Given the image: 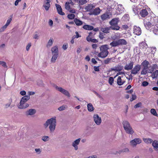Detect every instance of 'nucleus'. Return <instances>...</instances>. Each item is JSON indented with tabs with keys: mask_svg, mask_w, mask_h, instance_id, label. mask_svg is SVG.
<instances>
[{
	"mask_svg": "<svg viewBox=\"0 0 158 158\" xmlns=\"http://www.w3.org/2000/svg\"><path fill=\"white\" fill-rule=\"evenodd\" d=\"M143 23L147 29H149L152 26H155L158 28V16L145 19Z\"/></svg>",
	"mask_w": 158,
	"mask_h": 158,
	"instance_id": "nucleus-1",
	"label": "nucleus"
},
{
	"mask_svg": "<svg viewBox=\"0 0 158 158\" xmlns=\"http://www.w3.org/2000/svg\"><path fill=\"white\" fill-rule=\"evenodd\" d=\"M56 123V117H54L48 119L44 124V125L45 128L49 126L50 132H53L55 129Z\"/></svg>",
	"mask_w": 158,
	"mask_h": 158,
	"instance_id": "nucleus-2",
	"label": "nucleus"
},
{
	"mask_svg": "<svg viewBox=\"0 0 158 158\" xmlns=\"http://www.w3.org/2000/svg\"><path fill=\"white\" fill-rule=\"evenodd\" d=\"M109 49L108 46L107 44L102 45L100 47V52L99 53L98 56L102 58H104L107 56L109 54L108 50Z\"/></svg>",
	"mask_w": 158,
	"mask_h": 158,
	"instance_id": "nucleus-3",
	"label": "nucleus"
},
{
	"mask_svg": "<svg viewBox=\"0 0 158 158\" xmlns=\"http://www.w3.org/2000/svg\"><path fill=\"white\" fill-rule=\"evenodd\" d=\"M30 98L29 96H25L23 97L21 99L19 104L18 106L19 109H24L28 107L29 105L27 103V101Z\"/></svg>",
	"mask_w": 158,
	"mask_h": 158,
	"instance_id": "nucleus-4",
	"label": "nucleus"
},
{
	"mask_svg": "<svg viewBox=\"0 0 158 158\" xmlns=\"http://www.w3.org/2000/svg\"><path fill=\"white\" fill-rule=\"evenodd\" d=\"M123 124L124 128L127 133L132 135L134 133V131L128 121H124L123 123Z\"/></svg>",
	"mask_w": 158,
	"mask_h": 158,
	"instance_id": "nucleus-5",
	"label": "nucleus"
},
{
	"mask_svg": "<svg viewBox=\"0 0 158 158\" xmlns=\"http://www.w3.org/2000/svg\"><path fill=\"white\" fill-rule=\"evenodd\" d=\"M119 21V19L118 18L113 19L109 23L111 25L110 28L112 30H118L120 27L117 25Z\"/></svg>",
	"mask_w": 158,
	"mask_h": 158,
	"instance_id": "nucleus-6",
	"label": "nucleus"
},
{
	"mask_svg": "<svg viewBox=\"0 0 158 158\" xmlns=\"http://www.w3.org/2000/svg\"><path fill=\"white\" fill-rule=\"evenodd\" d=\"M55 88L57 90L60 92L65 96L69 98L70 97L71 95L70 94L69 92L66 89L63 88L61 87H59L56 85L55 86Z\"/></svg>",
	"mask_w": 158,
	"mask_h": 158,
	"instance_id": "nucleus-7",
	"label": "nucleus"
},
{
	"mask_svg": "<svg viewBox=\"0 0 158 158\" xmlns=\"http://www.w3.org/2000/svg\"><path fill=\"white\" fill-rule=\"evenodd\" d=\"M52 0H44L42 7L44 8L45 10L48 11L51 6L50 2Z\"/></svg>",
	"mask_w": 158,
	"mask_h": 158,
	"instance_id": "nucleus-8",
	"label": "nucleus"
},
{
	"mask_svg": "<svg viewBox=\"0 0 158 158\" xmlns=\"http://www.w3.org/2000/svg\"><path fill=\"white\" fill-rule=\"evenodd\" d=\"M94 122L97 125H99L101 124L102 122V119L100 117H99L97 114L94 115L93 117Z\"/></svg>",
	"mask_w": 158,
	"mask_h": 158,
	"instance_id": "nucleus-9",
	"label": "nucleus"
},
{
	"mask_svg": "<svg viewBox=\"0 0 158 158\" xmlns=\"http://www.w3.org/2000/svg\"><path fill=\"white\" fill-rule=\"evenodd\" d=\"M142 142V140L139 138H135L130 141L131 145L133 147H135Z\"/></svg>",
	"mask_w": 158,
	"mask_h": 158,
	"instance_id": "nucleus-10",
	"label": "nucleus"
},
{
	"mask_svg": "<svg viewBox=\"0 0 158 158\" xmlns=\"http://www.w3.org/2000/svg\"><path fill=\"white\" fill-rule=\"evenodd\" d=\"M141 66L139 64H137L131 69V74L135 75L139 72Z\"/></svg>",
	"mask_w": 158,
	"mask_h": 158,
	"instance_id": "nucleus-11",
	"label": "nucleus"
},
{
	"mask_svg": "<svg viewBox=\"0 0 158 158\" xmlns=\"http://www.w3.org/2000/svg\"><path fill=\"white\" fill-rule=\"evenodd\" d=\"M133 31L134 33L137 35H140L142 32L140 28L136 26H134Z\"/></svg>",
	"mask_w": 158,
	"mask_h": 158,
	"instance_id": "nucleus-12",
	"label": "nucleus"
},
{
	"mask_svg": "<svg viewBox=\"0 0 158 158\" xmlns=\"http://www.w3.org/2000/svg\"><path fill=\"white\" fill-rule=\"evenodd\" d=\"M81 140V138H79L75 140L72 143V145L74 148L75 150H77L78 149V145L79 144Z\"/></svg>",
	"mask_w": 158,
	"mask_h": 158,
	"instance_id": "nucleus-13",
	"label": "nucleus"
},
{
	"mask_svg": "<svg viewBox=\"0 0 158 158\" xmlns=\"http://www.w3.org/2000/svg\"><path fill=\"white\" fill-rule=\"evenodd\" d=\"M123 66L121 65H118L115 67L111 68L110 69L109 71H114L115 72H119L122 70Z\"/></svg>",
	"mask_w": 158,
	"mask_h": 158,
	"instance_id": "nucleus-14",
	"label": "nucleus"
},
{
	"mask_svg": "<svg viewBox=\"0 0 158 158\" xmlns=\"http://www.w3.org/2000/svg\"><path fill=\"white\" fill-rule=\"evenodd\" d=\"M134 62L132 61H130L129 63L126 64L124 67V69L127 70H131L133 67Z\"/></svg>",
	"mask_w": 158,
	"mask_h": 158,
	"instance_id": "nucleus-15",
	"label": "nucleus"
},
{
	"mask_svg": "<svg viewBox=\"0 0 158 158\" xmlns=\"http://www.w3.org/2000/svg\"><path fill=\"white\" fill-rule=\"evenodd\" d=\"M36 111L35 109H31L27 110L25 113L26 115L28 116H31L34 115L36 113Z\"/></svg>",
	"mask_w": 158,
	"mask_h": 158,
	"instance_id": "nucleus-16",
	"label": "nucleus"
},
{
	"mask_svg": "<svg viewBox=\"0 0 158 158\" xmlns=\"http://www.w3.org/2000/svg\"><path fill=\"white\" fill-rule=\"evenodd\" d=\"M152 146L154 150L158 153V141L156 140H155L152 142Z\"/></svg>",
	"mask_w": 158,
	"mask_h": 158,
	"instance_id": "nucleus-17",
	"label": "nucleus"
},
{
	"mask_svg": "<svg viewBox=\"0 0 158 158\" xmlns=\"http://www.w3.org/2000/svg\"><path fill=\"white\" fill-rule=\"evenodd\" d=\"M56 7L58 13L62 15H65L64 12H62V9L61 6L58 4H56Z\"/></svg>",
	"mask_w": 158,
	"mask_h": 158,
	"instance_id": "nucleus-18",
	"label": "nucleus"
},
{
	"mask_svg": "<svg viewBox=\"0 0 158 158\" xmlns=\"http://www.w3.org/2000/svg\"><path fill=\"white\" fill-rule=\"evenodd\" d=\"M139 14L142 17H144L148 15V12L147 10L143 9L140 11Z\"/></svg>",
	"mask_w": 158,
	"mask_h": 158,
	"instance_id": "nucleus-19",
	"label": "nucleus"
},
{
	"mask_svg": "<svg viewBox=\"0 0 158 158\" xmlns=\"http://www.w3.org/2000/svg\"><path fill=\"white\" fill-rule=\"evenodd\" d=\"M51 51L52 54H58V49L56 46L52 47L51 48Z\"/></svg>",
	"mask_w": 158,
	"mask_h": 158,
	"instance_id": "nucleus-20",
	"label": "nucleus"
},
{
	"mask_svg": "<svg viewBox=\"0 0 158 158\" xmlns=\"http://www.w3.org/2000/svg\"><path fill=\"white\" fill-rule=\"evenodd\" d=\"M139 47L140 49L145 50L147 48L148 45L146 43L143 42L139 44Z\"/></svg>",
	"mask_w": 158,
	"mask_h": 158,
	"instance_id": "nucleus-21",
	"label": "nucleus"
},
{
	"mask_svg": "<svg viewBox=\"0 0 158 158\" xmlns=\"http://www.w3.org/2000/svg\"><path fill=\"white\" fill-rule=\"evenodd\" d=\"M142 3L141 2L140 3V5H138V6H133L132 9L135 14H136V13H137V12L138 11V10L139 9V6H140L141 5H142Z\"/></svg>",
	"mask_w": 158,
	"mask_h": 158,
	"instance_id": "nucleus-22",
	"label": "nucleus"
},
{
	"mask_svg": "<svg viewBox=\"0 0 158 158\" xmlns=\"http://www.w3.org/2000/svg\"><path fill=\"white\" fill-rule=\"evenodd\" d=\"M54 41L52 37H51L48 42L47 47V48H49L52 46L53 43Z\"/></svg>",
	"mask_w": 158,
	"mask_h": 158,
	"instance_id": "nucleus-23",
	"label": "nucleus"
},
{
	"mask_svg": "<svg viewBox=\"0 0 158 158\" xmlns=\"http://www.w3.org/2000/svg\"><path fill=\"white\" fill-rule=\"evenodd\" d=\"M125 82V81L122 80L120 76L118 77L117 80V83L119 85H122Z\"/></svg>",
	"mask_w": 158,
	"mask_h": 158,
	"instance_id": "nucleus-24",
	"label": "nucleus"
},
{
	"mask_svg": "<svg viewBox=\"0 0 158 158\" xmlns=\"http://www.w3.org/2000/svg\"><path fill=\"white\" fill-rule=\"evenodd\" d=\"M100 12V10L99 8H96L92 11V14L94 15H97Z\"/></svg>",
	"mask_w": 158,
	"mask_h": 158,
	"instance_id": "nucleus-25",
	"label": "nucleus"
},
{
	"mask_svg": "<svg viewBox=\"0 0 158 158\" xmlns=\"http://www.w3.org/2000/svg\"><path fill=\"white\" fill-rule=\"evenodd\" d=\"M118 45H125L127 44V43L126 41L123 39H120L118 40Z\"/></svg>",
	"mask_w": 158,
	"mask_h": 158,
	"instance_id": "nucleus-26",
	"label": "nucleus"
},
{
	"mask_svg": "<svg viewBox=\"0 0 158 158\" xmlns=\"http://www.w3.org/2000/svg\"><path fill=\"white\" fill-rule=\"evenodd\" d=\"M149 29L152 30L153 32L156 35H158V28L155 26H152Z\"/></svg>",
	"mask_w": 158,
	"mask_h": 158,
	"instance_id": "nucleus-27",
	"label": "nucleus"
},
{
	"mask_svg": "<svg viewBox=\"0 0 158 158\" xmlns=\"http://www.w3.org/2000/svg\"><path fill=\"white\" fill-rule=\"evenodd\" d=\"M74 22L78 26H81L83 23V22L81 21L76 18L74 19Z\"/></svg>",
	"mask_w": 158,
	"mask_h": 158,
	"instance_id": "nucleus-28",
	"label": "nucleus"
},
{
	"mask_svg": "<svg viewBox=\"0 0 158 158\" xmlns=\"http://www.w3.org/2000/svg\"><path fill=\"white\" fill-rule=\"evenodd\" d=\"M95 6L93 4H89L86 6L85 9L86 10L89 11L93 9Z\"/></svg>",
	"mask_w": 158,
	"mask_h": 158,
	"instance_id": "nucleus-29",
	"label": "nucleus"
},
{
	"mask_svg": "<svg viewBox=\"0 0 158 158\" xmlns=\"http://www.w3.org/2000/svg\"><path fill=\"white\" fill-rule=\"evenodd\" d=\"M143 140L144 142L147 144L151 143L153 142L152 139L150 138H143Z\"/></svg>",
	"mask_w": 158,
	"mask_h": 158,
	"instance_id": "nucleus-30",
	"label": "nucleus"
},
{
	"mask_svg": "<svg viewBox=\"0 0 158 158\" xmlns=\"http://www.w3.org/2000/svg\"><path fill=\"white\" fill-rule=\"evenodd\" d=\"M83 28L86 30H92L93 29V27L88 25H85L83 26Z\"/></svg>",
	"mask_w": 158,
	"mask_h": 158,
	"instance_id": "nucleus-31",
	"label": "nucleus"
},
{
	"mask_svg": "<svg viewBox=\"0 0 158 158\" xmlns=\"http://www.w3.org/2000/svg\"><path fill=\"white\" fill-rule=\"evenodd\" d=\"M101 18L103 20H104L107 19L109 18V15L107 13L104 14L102 15L101 16Z\"/></svg>",
	"mask_w": 158,
	"mask_h": 158,
	"instance_id": "nucleus-32",
	"label": "nucleus"
},
{
	"mask_svg": "<svg viewBox=\"0 0 158 158\" xmlns=\"http://www.w3.org/2000/svg\"><path fill=\"white\" fill-rule=\"evenodd\" d=\"M87 108L89 112L92 111L94 110V108L91 103H89L87 105Z\"/></svg>",
	"mask_w": 158,
	"mask_h": 158,
	"instance_id": "nucleus-33",
	"label": "nucleus"
},
{
	"mask_svg": "<svg viewBox=\"0 0 158 158\" xmlns=\"http://www.w3.org/2000/svg\"><path fill=\"white\" fill-rule=\"evenodd\" d=\"M58 54H52V58L51 59V61L52 63H55L58 56Z\"/></svg>",
	"mask_w": 158,
	"mask_h": 158,
	"instance_id": "nucleus-34",
	"label": "nucleus"
},
{
	"mask_svg": "<svg viewBox=\"0 0 158 158\" xmlns=\"http://www.w3.org/2000/svg\"><path fill=\"white\" fill-rule=\"evenodd\" d=\"M152 77L153 79L158 77V70H156L152 73Z\"/></svg>",
	"mask_w": 158,
	"mask_h": 158,
	"instance_id": "nucleus-35",
	"label": "nucleus"
},
{
	"mask_svg": "<svg viewBox=\"0 0 158 158\" xmlns=\"http://www.w3.org/2000/svg\"><path fill=\"white\" fill-rule=\"evenodd\" d=\"M116 10L119 11L120 13H122V11L123 10V8L122 5H118L116 8Z\"/></svg>",
	"mask_w": 158,
	"mask_h": 158,
	"instance_id": "nucleus-36",
	"label": "nucleus"
},
{
	"mask_svg": "<svg viewBox=\"0 0 158 158\" xmlns=\"http://www.w3.org/2000/svg\"><path fill=\"white\" fill-rule=\"evenodd\" d=\"M13 18V15H10V17L8 18V19L6 21V22L5 24L7 26H8L10 24L11 21L12 19Z\"/></svg>",
	"mask_w": 158,
	"mask_h": 158,
	"instance_id": "nucleus-37",
	"label": "nucleus"
},
{
	"mask_svg": "<svg viewBox=\"0 0 158 158\" xmlns=\"http://www.w3.org/2000/svg\"><path fill=\"white\" fill-rule=\"evenodd\" d=\"M110 29H111L110 27L102 28L101 31L104 33H107L109 32V31Z\"/></svg>",
	"mask_w": 158,
	"mask_h": 158,
	"instance_id": "nucleus-38",
	"label": "nucleus"
},
{
	"mask_svg": "<svg viewBox=\"0 0 158 158\" xmlns=\"http://www.w3.org/2000/svg\"><path fill=\"white\" fill-rule=\"evenodd\" d=\"M110 45L111 47H116L118 45V41H113L112 42L110 43Z\"/></svg>",
	"mask_w": 158,
	"mask_h": 158,
	"instance_id": "nucleus-39",
	"label": "nucleus"
},
{
	"mask_svg": "<svg viewBox=\"0 0 158 158\" xmlns=\"http://www.w3.org/2000/svg\"><path fill=\"white\" fill-rule=\"evenodd\" d=\"M149 64V62L146 61H144L142 63V64L143 66V68H146L148 69V65Z\"/></svg>",
	"mask_w": 158,
	"mask_h": 158,
	"instance_id": "nucleus-40",
	"label": "nucleus"
},
{
	"mask_svg": "<svg viewBox=\"0 0 158 158\" xmlns=\"http://www.w3.org/2000/svg\"><path fill=\"white\" fill-rule=\"evenodd\" d=\"M41 140L44 142L48 141L49 140V137L47 136H44L42 137Z\"/></svg>",
	"mask_w": 158,
	"mask_h": 158,
	"instance_id": "nucleus-41",
	"label": "nucleus"
},
{
	"mask_svg": "<svg viewBox=\"0 0 158 158\" xmlns=\"http://www.w3.org/2000/svg\"><path fill=\"white\" fill-rule=\"evenodd\" d=\"M151 113L153 115L158 117V115L157 114L155 110L154 109H152L150 110Z\"/></svg>",
	"mask_w": 158,
	"mask_h": 158,
	"instance_id": "nucleus-42",
	"label": "nucleus"
},
{
	"mask_svg": "<svg viewBox=\"0 0 158 158\" xmlns=\"http://www.w3.org/2000/svg\"><path fill=\"white\" fill-rule=\"evenodd\" d=\"M148 68H143V69H142V71L141 72V74L142 75H145L147 74V69Z\"/></svg>",
	"mask_w": 158,
	"mask_h": 158,
	"instance_id": "nucleus-43",
	"label": "nucleus"
},
{
	"mask_svg": "<svg viewBox=\"0 0 158 158\" xmlns=\"http://www.w3.org/2000/svg\"><path fill=\"white\" fill-rule=\"evenodd\" d=\"M87 2L86 0H79V3L80 5H83Z\"/></svg>",
	"mask_w": 158,
	"mask_h": 158,
	"instance_id": "nucleus-44",
	"label": "nucleus"
},
{
	"mask_svg": "<svg viewBox=\"0 0 158 158\" xmlns=\"http://www.w3.org/2000/svg\"><path fill=\"white\" fill-rule=\"evenodd\" d=\"M68 18L71 19H73L75 17V15L73 14H69L67 16Z\"/></svg>",
	"mask_w": 158,
	"mask_h": 158,
	"instance_id": "nucleus-45",
	"label": "nucleus"
},
{
	"mask_svg": "<svg viewBox=\"0 0 158 158\" xmlns=\"http://www.w3.org/2000/svg\"><path fill=\"white\" fill-rule=\"evenodd\" d=\"M114 81V79L113 77H110L108 80V81L110 85H112Z\"/></svg>",
	"mask_w": 158,
	"mask_h": 158,
	"instance_id": "nucleus-46",
	"label": "nucleus"
},
{
	"mask_svg": "<svg viewBox=\"0 0 158 158\" xmlns=\"http://www.w3.org/2000/svg\"><path fill=\"white\" fill-rule=\"evenodd\" d=\"M8 26L5 24L0 29V32H2Z\"/></svg>",
	"mask_w": 158,
	"mask_h": 158,
	"instance_id": "nucleus-47",
	"label": "nucleus"
},
{
	"mask_svg": "<svg viewBox=\"0 0 158 158\" xmlns=\"http://www.w3.org/2000/svg\"><path fill=\"white\" fill-rule=\"evenodd\" d=\"M111 59V58H109L106 59V60H104V63L106 64H109L110 62Z\"/></svg>",
	"mask_w": 158,
	"mask_h": 158,
	"instance_id": "nucleus-48",
	"label": "nucleus"
},
{
	"mask_svg": "<svg viewBox=\"0 0 158 158\" xmlns=\"http://www.w3.org/2000/svg\"><path fill=\"white\" fill-rule=\"evenodd\" d=\"M0 64L2 65L4 68H6L7 66L5 62L2 61H0Z\"/></svg>",
	"mask_w": 158,
	"mask_h": 158,
	"instance_id": "nucleus-49",
	"label": "nucleus"
},
{
	"mask_svg": "<svg viewBox=\"0 0 158 158\" xmlns=\"http://www.w3.org/2000/svg\"><path fill=\"white\" fill-rule=\"evenodd\" d=\"M65 7L66 10H69L70 9V6L69 5V3L66 2L65 4Z\"/></svg>",
	"mask_w": 158,
	"mask_h": 158,
	"instance_id": "nucleus-50",
	"label": "nucleus"
},
{
	"mask_svg": "<svg viewBox=\"0 0 158 158\" xmlns=\"http://www.w3.org/2000/svg\"><path fill=\"white\" fill-rule=\"evenodd\" d=\"M35 152L38 154H40V153L41 152V149L40 148H35Z\"/></svg>",
	"mask_w": 158,
	"mask_h": 158,
	"instance_id": "nucleus-51",
	"label": "nucleus"
},
{
	"mask_svg": "<svg viewBox=\"0 0 158 158\" xmlns=\"http://www.w3.org/2000/svg\"><path fill=\"white\" fill-rule=\"evenodd\" d=\"M142 104L141 102H139L136 104L134 106L135 108L139 107L142 106Z\"/></svg>",
	"mask_w": 158,
	"mask_h": 158,
	"instance_id": "nucleus-52",
	"label": "nucleus"
},
{
	"mask_svg": "<svg viewBox=\"0 0 158 158\" xmlns=\"http://www.w3.org/2000/svg\"><path fill=\"white\" fill-rule=\"evenodd\" d=\"M151 50L152 53L153 54L155 53L156 51V48L155 47H152L151 48Z\"/></svg>",
	"mask_w": 158,
	"mask_h": 158,
	"instance_id": "nucleus-53",
	"label": "nucleus"
},
{
	"mask_svg": "<svg viewBox=\"0 0 158 158\" xmlns=\"http://www.w3.org/2000/svg\"><path fill=\"white\" fill-rule=\"evenodd\" d=\"M132 98H131L130 100L131 101H132L136 99V96L135 94H132Z\"/></svg>",
	"mask_w": 158,
	"mask_h": 158,
	"instance_id": "nucleus-54",
	"label": "nucleus"
},
{
	"mask_svg": "<svg viewBox=\"0 0 158 158\" xmlns=\"http://www.w3.org/2000/svg\"><path fill=\"white\" fill-rule=\"evenodd\" d=\"M94 69L95 71L98 72L99 71V66H94Z\"/></svg>",
	"mask_w": 158,
	"mask_h": 158,
	"instance_id": "nucleus-55",
	"label": "nucleus"
},
{
	"mask_svg": "<svg viewBox=\"0 0 158 158\" xmlns=\"http://www.w3.org/2000/svg\"><path fill=\"white\" fill-rule=\"evenodd\" d=\"M65 109V106H61L60 107L58 108V110H59L60 111L63 110H64Z\"/></svg>",
	"mask_w": 158,
	"mask_h": 158,
	"instance_id": "nucleus-56",
	"label": "nucleus"
},
{
	"mask_svg": "<svg viewBox=\"0 0 158 158\" xmlns=\"http://www.w3.org/2000/svg\"><path fill=\"white\" fill-rule=\"evenodd\" d=\"M123 149V153L125 152V153H128L130 151L128 148H124Z\"/></svg>",
	"mask_w": 158,
	"mask_h": 158,
	"instance_id": "nucleus-57",
	"label": "nucleus"
},
{
	"mask_svg": "<svg viewBox=\"0 0 158 158\" xmlns=\"http://www.w3.org/2000/svg\"><path fill=\"white\" fill-rule=\"evenodd\" d=\"M68 47V45L67 44H64L63 45L62 48L64 50H65Z\"/></svg>",
	"mask_w": 158,
	"mask_h": 158,
	"instance_id": "nucleus-58",
	"label": "nucleus"
},
{
	"mask_svg": "<svg viewBox=\"0 0 158 158\" xmlns=\"http://www.w3.org/2000/svg\"><path fill=\"white\" fill-rule=\"evenodd\" d=\"M31 46V43H29L27 44V45L26 46V50L27 51H28L29 50Z\"/></svg>",
	"mask_w": 158,
	"mask_h": 158,
	"instance_id": "nucleus-59",
	"label": "nucleus"
},
{
	"mask_svg": "<svg viewBox=\"0 0 158 158\" xmlns=\"http://www.w3.org/2000/svg\"><path fill=\"white\" fill-rule=\"evenodd\" d=\"M148 83L147 81H144L142 83V85L143 86H146L148 85Z\"/></svg>",
	"mask_w": 158,
	"mask_h": 158,
	"instance_id": "nucleus-60",
	"label": "nucleus"
},
{
	"mask_svg": "<svg viewBox=\"0 0 158 158\" xmlns=\"http://www.w3.org/2000/svg\"><path fill=\"white\" fill-rule=\"evenodd\" d=\"M75 34H76V35H75V38H78L79 37H81V35H80L78 33V32H77V31H76L75 32Z\"/></svg>",
	"mask_w": 158,
	"mask_h": 158,
	"instance_id": "nucleus-61",
	"label": "nucleus"
},
{
	"mask_svg": "<svg viewBox=\"0 0 158 158\" xmlns=\"http://www.w3.org/2000/svg\"><path fill=\"white\" fill-rule=\"evenodd\" d=\"M48 24L50 26L52 27L53 24V21L52 20L50 19L49 21Z\"/></svg>",
	"mask_w": 158,
	"mask_h": 158,
	"instance_id": "nucleus-62",
	"label": "nucleus"
},
{
	"mask_svg": "<svg viewBox=\"0 0 158 158\" xmlns=\"http://www.w3.org/2000/svg\"><path fill=\"white\" fill-rule=\"evenodd\" d=\"M28 95L27 96H29L30 97V95H33L35 94V93L33 92L29 91L28 92Z\"/></svg>",
	"mask_w": 158,
	"mask_h": 158,
	"instance_id": "nucleus-63",
	"label": "nucleus"
},
{
	"mask_svg": "<svg viewBox=\"0 0 158 158\" xmlns=\"http://www.w3.org/2000/svg\"><path fill=\"white\" fill-rule=\"evenodd\" d=\"M92 62L94 64H95L97 63V61L94 58H93L91 60Z\"/></svg>",
	"mask_w": 158,
	"mask_h": 158,
	"instance_id": "nucleus-64",
	"label": "nucleus"
}]
</instances>
